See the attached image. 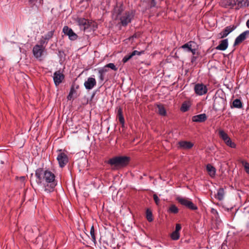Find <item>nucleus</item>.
<instances>
[{
    "label": "nucleus",
    "instance_id": "obj_28",
    "mask_svg": "<svg viewBox=\"0 0 249 249\" xmlns=\"http://www.w3.org/2000/svg\"><path fill=\"white\" fill-rule=\"evenodd\" d=\"M178 208L174 204H172L167 210L168 213L176 214L178 213Z\"/></svg>",
    "mask_w": 249,
    "mask_h": 249
},
{
    "label": "nucleus",
    "instance_id": "obj_49",
    "mask_svg": "<svg viewBox=\"0 0 249 249\" xmlns=\"http://www.w3.org/2000/svg\"><path fill=\"white\" fill-rule=\"evenodd\" d=\"M42 235H40L36 238V242L37 243L41 241Z\"/></svg>",
    "mask_w": 249,
    "mask_h": 249
},
{
    "label": "nucleus",
    "instance_id": "obj_44",
    "mask_svg": "<svg viewBox=\"0 0 249 249\" xmlns=\"http://www.w3.org/2000/svg\"><path fill=\"white\" fill-rule=\"evenodd\" d=\"M157 1L156 0H151L149 3V7L150 8L156 7Z\"/></svg>",
    "mask_w": 249,
    "mask_h": 249
},
{
    "label": "nucleus",
    "instance_id": "obj_16",
    "mask_svg": "<svg viewBox=\"0 0 249 249\" xmlns=\"http://www.w3.org/2000/svg\"><path fill=\"white\" fill-rule=\"evenodd\" d=\"M235 29L234 26H229L226 27L222 32L219 34L220 38H223L226 37L230 33L232 32Z\"/></svg>",
    "mask_w": 249,
    "mask_h": 249
},
{
    "label": "nucleus",
    "instance_id": "obj_36",
    "mask_svg": "<svg viewBox=\"0 0 249 249\" xmlns=\"http://www.w3.org/2000/svg\"><path fill=\"white\" fill-rule=\"evenodd\" d=\"M76 93V90L74 89L73 86H72L70 89V91L69 93L67 96V99L68 100H71L73 98V95L74 94Z\"/></svg>",
    "mask_w": 249,
    "mask_h": 249
},
{
    "label": "nucleus",
    "instance_id": "obj_30",
    "mask_svg": "<svg viewBox=\"0 0 249 249\" xmlns=\"http://www.w3.org/2000/svg\"><path fill=\"white\" fill-rule=\"evenodd\" d=\"M232 107L235 108H241L243 107L242 103L240 99H236L232 102Z\"/></svg>",
    "mask_w": 249,
    "mask_h": 249
},
{
    "label": "nucleus",
    "instance_id": "obj_55",
    "mask_svg": "<svg viewBox=\"0 0 249 249\" xmlns=\"http://www.w3.org/2000/svg\"><path fill=\"white\" fill-rule=\"evenodd\" d=\"M247 227H249V223H248L247 224Z\"/></svg>",
    "mask_w": 249,
    "mask_h": 249
},
{
    "label": "nucleus",
    "instance_id": "obj_33",
    "mask_svg": "<svg viewBox=\"0 0 249 249\" xmlns=\"http://www.w3.org/2000/svg\"><path fill=\"white\" fill-rule=\"evenodd\" d=\"M89 29L88 30L89 31H95L98 27L97 23L93 21L89 20Z\"/></svg>",
    "mask_w": 249,
    "mask_h": 249
},
{
    "label": "nucleus",
    "instance_id": "obj_23",
    "mask_svg": "<svg viewBox=\"0 0 249 249\" xmlns=\"http://www.w3.org/2000/svg\"><path fill=\"white\" fill-rule=\"evenodd\" d=\"M225 195V191L223 188H219L217 194L215 195V198H217L218 200L221 201L224 199Z\"/></svg>",
    "mask_w": 249,
    "mask_h": 249
},
{
    "label": "nucleus",
    "instance_id": "obj_25",
    "mask_svg": "<svg viewBox=\"0 0 249 249\" xmlns=\"http://www.w3.org/2000/svg\"><path fill=\"white\" fill-rule=\"evenodd\" d=\"M218 134L220 138L224 142L230 139L228 134L222 129H219L218 130Z\"/></svg>",
    "mask_w": 249,
    "mask_h": 249
},
{
    "label": "nucleus",
    "instance_id": "obj_2",
    "mask_svg": "<svg viewBox=\"0 0 249 249\" xmlns=\"http://www.w3.org/2000/svg\"><path fill=\"white\" fill-rule=\"evenodd\" d=\"M226 104V96L221 90H218L213 96V108L216 110H220L224 109Z\"/></svg>",
    "mask_w": 249,
    "mask_h": 249
},
{
    "label": "nucleus",
    "instance_id": "obj_54",
    "mask_svg": "<svg viewBox=\"0 0 249 249\" xmlns=\"http://www.w3.org/2000/svg\"><path fill=\"white\" fill-rule=\"evenodd\" d=\"M132 37H135V38H136V37H137V36H136V35H133Z\"/></svg>",
    "mask_w": 249,
    "mask_h": 249
},
{
    "label": "nucleus",
    "instance_id": "obj_38",
    "mask_svg": "<svg viewBox=\"0 0 249 249\" xmlns=\"http://www.w3.org/2000/svg\"><path fill=\"white\" fill-rule=\"evenodd\" d=\"M225 143L227 146H228L231 148H236V144L234 142H232L231 138L229 139L228 141H226V142H225Z\"/></svg>",
    "mask_w": 249,
    "mask_h": 249
},
{
    "label": "nucleus",
    "instance_id": "obj_8",
    "mask_svg": "<svg viewBox=\"0 0 249 249\" xmlns=\"http://www.w3.org/2000/svg\"><path fill=\"white\" fill-rule=\"evenodd\" d=\"M63 32L65 35L68 36L70 40L71 41L75 40L78 38V36L73 31V30L67 26H65L63 28Z\"/></svg>",
    "mask_w": 249,
    "mask_h": 249
},
{
    "label": "nucleus",
    "instance_id": "obj_39",
    "mask_svg": "<svg viewBox=\"0 0 249 249\" xmlns=\"http://www.w3.org/2000/svg\"><path fill=\"white\" fill-rule=\"evenodd\" d=\"M48 42L42 36L39 41V44H38V45L40 46V47L45 48L46 45L48 44Z\"/></svg>",
    "mask_w": 249,
    "mask_h": 249
},
{
    "label": "nucleus",
    "instance_id": "obj_3",
    "mask_svg": "<svg viewBox=\"0 0 249 249\" xmlns=\"http://www.w3.org/2000/svg\"><path fill=\"white\" fill-rule=\"evenodd\" d=\"M130 159L127 156H116L110 159L107 163L111 166H114L116 168H122L126 166Z\"/></svg>",
    "mask_w": 249,
    "mask_h": 249
},
{
    "label": "nucleus",
    "instance_id": "obj_1",
    "mask_svg": "<svg viewBox=\"0 0 249 249\" xmlns=\"http://www.w3.org/2000/svg\"><path fill=\"white\" fill-rule=\"evenodd\" d=\"M36 182L38 185H43L44 191L47 193L53 192L57 184L54 174L49 170L37 168L35 172Z\"/></svg>",
    "mask_w": 249,
    "mask_h": 249
},
{
    "label": "nucleus",
    "instance_id": "obj_6",
    "mask_svg": "<svg viewBox=\"0 0 249 249\" xmlns=\"http://www.w3.org/2000/svg\"><path fill=\"white\" fill-rule=\"evenodd\" d=\"M245 5V2L242 0H227L224 4L225 7H230V8L235 6V8L236 9Z\"/></svg>",
    "mask_w": 249,
    "mask_h": 249
},
{
    "label": "nucleus",
    "instance_id": "obj_42",
    "mask_svg": "<svg viewBox=\"0 0 249 249\" xmlns=\"http://www.w3.org/2000/svg\"><path fill=\"white\" fill-rule=\"evenodd\" d=\"M143 53H144L143 51L139 52V51L135 50V51H133L132 53H131V54L132 55V56L133 57L135 55L140 56L141 54H143Z\"/></svg>",
    "mask_w": 249,
    "mask_h": 249
},
{
    "label": "nucleus",
    "instance_id": "obj_7",
    "mask_svg": "<svg viewBox=\"0 0 249 249\" xmlns=\"http://www.w3.org/2000/svg\"><path fill=\"white\" fill-rule=\"evenodd\" d=\"M76 22L81 30L86 31L89 29V20L83 18H77Z\"/></svg>",
    "mask_w": 249,
    "mask_h": 249
},
{
    "label": "nucleus",
    "instance_id": "obj_27",
    "mask_svg": "<svg viewBox=\"0 0 249 249\" xmlns=\"http://www.w3.org/2000/svg\"><path fill=\"white\" fill-rule=\"evenodd\" d=\"M117 116L120 123L123 126L124 124V119L123 115L122 109L119 107L117 111Z\"/></svg>",
    "mask_w": 249,
    "mask_h": 249
},
{
    "label": "nucleus",
    "instance_id": "obj_43",
    "mask_svg": "<svg viewBox=\"0 0 249 249\" xmlns=\"http://www.w3.org/2000/svg\"><path fill=\"white\" fill-rule=\"evenodd\" d=\"M90 233L91 236V238L93 241H96L95 236V233H94V229L93 226H92L91 227Z\"/></svg>",
    "mask_w": 249,
    "mask_h": 249
},
{
    "label": "nucleus",
    "instance_id": "obj_15",
    "mask_svg": "<svg viewBox=\"0 0 249 249\" xmlns=\"http://www.w3.org/2000/svg\"><path fill=\"white\" fill-rule=\"evenodd\" d=\"M178 146L181 149H190L194 146V143L191 142L180 141L178 142Z\"/></svg>",
    "mask_w": 249,
    "mask_h": 249
},
{
    "label": "nucleus",
    "instance_id": "obj_41",
    "mask_svg": "<svg viewBox=\"0 0 249 249\" xmlns=\"http://www.w3.org/2000/svg\"><path fill=\"white\" fill-rule=\"evenodd\" d=\"M133 57L132 55H131V53L127 54V55H125L124 58L122 59V62L124 63H126L129 60H130L131 58Z\"/></svg>",
    "mask_w": 249,
    "mask_h": 249
},
{
    "label": "nucleus",
    "instance_id": "obj_50",
    "mask_svg": "<svg viewBox=\"0 0 249 249\" xmlns=\"http://www.w3.org/2000/svg\"><path fill=\"white\" fill-rule=\"evenodd\" d=\"M190 52H191L193 55H195L196 53V49L192 48V51H191Z\"/></svg>",
    "mask_w": 249,
    "mask_h": 249
},
{
    "label": "nucleus",
    "instance_id": "obj_31",
    "mask_svg": "<svg viewBox=\"0 0 249 249\" xmlns=\"http://www.w3.org/2000/svg\"><path fill=\"white\" fill-rule=\"evenodd\" d=\"M103 67L107 70V71H108L109 68L114 71H117L118 70V68L113 63H109L104 66Z\"/></svg>",
    "mask_w": 249,
    "mask_h": 249
},
{
    "label": "nucleus",
    "instance_id": "obj_52",
    "mask_svg": "<svg viewBox=\"0 0 249 249\" xmlns=\"http://www.w3.org/2000/svg\"><path fill=\"white\" fill-rule=\"evenodd\" d=\"M246 25L249 28V19L246 22Z\"/></svg>",
    "mask_w": 249,
    "mask_h": 249
},
{
    "label": "nucleus",
    "instance_id": "obj_35",
    "mask_svg": "<svg viewBox=\"0 0 249 249\" xmlns=\"http://www.w3.org/2000/svg\"><path fill=\"white\" fill-rule=\"evenodd\" d=\"M54 32V30L49 31L46 35L42 36V37H44V39L48 42V41L53 36Z\"/></svg>",
    "mask_w": 249,
    "mask_h": 249
},
{
    "label": "nucleus",
    "instance_id": "obj_20",
    "mask_svg": "<svg viewBox=\"0 0 249 249\" xmlns=\"http://www.w3.org/2000/svg\"><path fill=\"white\" fill-rule=\"evenodd\" d=\"M98 77L101 82H103L105 80V74L107 72V70L104 67L98 69Z\"/></svg>",
    "mask_w": 249,
    "mask_h": 249
},
{
    "label": "nucleus",
    "instance_id": "obj_24",
    "mask_svg": "<svg viewBox=\"0 0 249 249\" xmlns=\"http://www.w3.org/2000/svg\"><path fill=\"white\" fill-rule=\"evenodd\" d=\"M36 228L34 227L33 228H31L30 226H26L25 228V231L26 232V235L30 237H34V231L36 230Z\"/></svg>",
    "mask_w": 249,
    "mask_h": 249
},
{
    "label": "nucleus",
    "instance_id": "obj_51",
    "mask_svg": "<svg viewBox=\"0 0 249 249\" xmlns=\"http://www.w3.org/2000/svg\"><path fill=\"white\" fill-rule=\"evenodd\" d=\"M196 59V56H192L191 58V62L193 63L194 62Z\"/></svg>",
    "mask_w": 249,
    "mask_h": 249
},
{
    "label": "nucleus",
    "instance_id": "obj_29",
    "mask_svg": "<svg viewBox=\"0 0 249 249\" xmlns=\"http://www.w3.org/2000/svg\"><path fill=\"white\" fill-rule=\"evenodd\" d=\"M29 2L32 6L38 7L43 4V0H29Z\"/></svg>",
    "mask_w": 249,
    "mask_h": 249
},
{
    "label": "nucleus",
    "instance_id": "obj_40",
    "mask_svg": "<svg viewBox=\"0 0 249 249\" xmlns=\"http://www.w3.org/2000/svg\"><path fill=\"white\" fill-rule=\"evenodd\" d=\"M171 237L173 240H177L179 238V233L174 231L172 233Z\"/></svg>",
    "mask_w": 249,
    "mask_h": 249
},
{
    "label": "nucleus",
    "instance_id": "obj_19",
    "mask_svg": "<svg viewBox=\"0 0 249 249\" xmlns=\"http://www.w3.org/2000/svg\"><path fill=\"white\" fill-rule=\"evenodd\" d=\"M195 44L194 41H189L184 45H183L181 48L183 49L185 52H190L192 51V47H194Z\"/></svg>",
    "mask_w": 249,
    "mask_h": 249
},
{
    "label": "nucleus",
    "instance_id": "obj_37",
    "mask_svg": "<svg viewBox=\"0 0 249 249\" xmlns=\"http://www.w3.org/2000/svg\"><path fill=\"white\" fill-rule=\"evenodd\" d=\"M241 163L244 166L246 172L249 174V163L244 160H242Z\"/></svg>",
    "mask_w": 249,
    "mask_h": 249
},
{
    "label": "nucleus",
    "instance_id": "obj_26",
    "mask_svg": "<svg viewBox=\"0 0 249 249\" xmlns=\"http://www.w3.org/2000/svg\"><path fill=\"white\" fill-rule=\"evenodd\" d=\"M218 134L220 138L224 142L230 139L228 134L222 129H219L218 130Z\"/></svg>",
    "mask_w": 249,
    "mask_h": 249
},
{
    "label": "nucleus",
    "instance_id": "obj_4",
    "mask_svg": "<svg viewBox=\"0 0 249 249\" xmlns=\"http://www.w3.org/2000/svg\"><path fill=\"white\" fill-rule=\"evenodd\" d=\"M176 200L181 205L185 206L190 210L195 211L198 209L197 206L188 198L178 196L176 197Z\"/></svg>",
    "mask_w": 249,
    "mask_h": 249
},
{
    "label": "nucleus",
    "instance_id": "obj_12",
    "mask_svg": "<svg viewBox=\"0 0 249 249\" xmlns=\"http://www.w3.org/2000/svg\"><path fill=\"white\" fill-rule=\"evenodd\" d=\"M249 35V30H246L239 35L235 39L233 46H235L244 41Z\"/></svg>",
    "mask_w": 249,
    "mask_h": 249
},
{
    "label": "nucleus",
    "instance_id": "obj_18",
    "mask_svg": "<svg viewBox=\"0 0 249 249\" xmlns=\"http://www.w3.org/2000/svg\"><path fill=\"white\" fill-rule=\"evenodd\" d=\"M229 45L228 39L227 38L222 40L219 44L216 47L215 49L217 50L225 51Z\"/></svg>",
    "mask_w": 249,
    "mask_h": 249
},
{
    "label": "nucleus",
    "instance_id": "obj_21",
    "mask_svg": "<svg viewBox=\"0 0 249 249\" xmlns=\"http://www.w3.org/2000/svg\"><path fill=\"white\" fill-rule=\"evenodd\" d=\"M206 170L209 175L212 178L214 177L216 173V169L214 166L211 164L206 165Z\"/></svg>",
    "mask_w": 249,
    "mask_h": 249
},
{
    "label": "nucleus",
    "instance_id": "obj_46",
    "mask_svg": "<svg viewBox=\"0 0 249 249\" xmlns=\"http://www.w3.org/2000/svg\"><path fill=\"white\" fill-rule=\"evenodd\" d=\"M153 199L157 205H159L160 203V199L158 196L156 194L153 195Z\"/></svg>",
    "mask_w": 249,
    "mask_h": 249
},
{
    "label": "nucleus",
    "instance_id": "obj_32",
    "mask_svg": "<svg viewBox=\"0 0 249 249\" xmlns=\"http://www.w3.org/2000/svg\"><path fill=\"white\" fill-rule=\"evenodd\" d=\"M158 108V113L161 116H165L166 115V111L164 107L161 105L157 106Z\"/></svg>",
    "mask_w": 249,
    "mask_h": 249
},
{
    "label": "nucleus",
    "instance_id": "obj_10",
    "mask_svg": "<svg viewBox=\"0 0 249 249\" xmlns=\"http://www.w3.org/2000/svg\"><path fill=\"white\" fill-rule=\"evenodd\" d=\"M57 160H58L59 166L61 168L64 167L69 161L67 155L63 152L58 154L57 157Z\"/></svg>",
    "mask_w": 249,
    "mask_h": 249
},
{
    "label": "nucleus",
    "instance_id": "obj_47",
    "mask_svg": "<svg viewBox=\"0 0 249 249\" xmlns=\"http://www.w3.org/2000/svg\"><path fill=\"white\" fill-rule=\"evenodd\" d=\"M181 227L179 224H177L176 225V230L175 231L179 232V231L181 230Z\"/></svg>",
    "mask_w": 249,
    "mask_h": 249
},
{
    "label": "nucleus",
    "instance_id": "obj_14",
    "mask_svg": "<svg viewBox=\"0 0 249 249\" xmlns=\"http://www.w3.org/2000/svg\"><path fill=\"white\" fill-rule=\"evenodd\" d=\"M96 85V81L94 78L89 77L84 83V86L88 90H90Z\"/></svg>",
    "mask_w": 249,
    "mask_h": 249
},
{
    "label": "nucleus",
    "instance_id": "obj_9",
    "mask_svg": "<svg viewBox=\"0 0 249 249\" xmlns=\"http://www.w3.org/2000/svg\"><path fill=\"white\" fill-rule=\"evenodd\" d=\"M194 90L197 95H203L207 92L208 89L203 84L198 83L195 86Z\"/></svg>",
    "mask_w": 249,
    "mask_h": 249
},
{
    "label": "nucleus",
    "instance_id": "obj_13",
    "mask_svg": "<svg viewBox=\"0 0 249 249\" xmlns=\"http://www.w3.org/2000/svg\"><path fill=\"white\" fill-rule=\"evenodd\" d=\"M44 49L45 47H40V46L38 45V44L36 45L33 49V53L34 56L36 58H39L41 57Z\"/></svg>",
    "mask_w": 249,
    "mask_h": 249
},
{
    "label": "nucleus",
    "instance_id": "obj_17",
    "mask_svg": "<svg viewBox=\"0 0 249 249\" xmlns=\"http://www.w3.org/2000/svg\"><path fill=\"white\" fill-rule=\"evenodd\" d=\"M207 116L205 113L194 116L192 117V121L194 122L202 123L207 120Z\"/></svg>",
    "mask_w": 249,
    "mask_h": 249
},
{
    "label": "nucleus",
    "instance_id": "obj_34",
    "mask_svg": "<svg viewBox=\"0 0 249 249\" xmlns=\"http://www.w3.org/2000/svg\"><path fill=\"white\" fill-rule=\"evenodd\" d=\"M146 219L149 222H152L153 221V214L152 211L147 209L146 211Z\"/></svg>",
    "mask_w": 249,
    "mask_h": 249
},
{
    "label": "nucleus",
    "instance_id": "obj_5",
    "mask_svg": "<svg viewBox=\"0 0 249 249\" xmlns=\"http://www.w3.org/2000/svg\"><path fill=\"white\" fill-rule=\"evenodd\" d=\"M135 15V11L133 10L125 12L120 18L122 26L125 27L130 23Z\"/></svg>",
    "mask_w": 249,
    "mask_h": 249
},
{
    "label": "nucleus",
    "instance_id": "obj_22",
    "mask_svg": "<svg viewBox=\"0 0 249 249\" xmlns=\"http://www.w3.org/2000/svg\"><path fill=\"white\" fill-rule=\"evenodd\" d=\"M123 6L122 4L119 5H117L114 8L113 11V15H116L117 17L119 15H121L123 11Z\"/></svg>",
    "mask_w": 249,
    "mask_h": 249
},
{
    "label": "nucleus",
    "instance_id": "obj_11",
    "mask_svg": "<svg viewBox=\"0 0 249 249\" xmlns=\"http://www.w3.org/2000/svg\"><path fill=\"white\" fill-rule=\"evenodd\" d=\"M64 75L60 71H57L53 73V80L56 86H58L61 83L64 79Z\"/></svg>",
    "mask_w": 249,
    "mask_h": 249
},
{
    "label": "nucleus",
    "instance_id": "obj_45",
    "mask_svg": "<svg viewBox=\"0 0 249 249\" xmlns=\"http://www.w3.org/2000/svg\"><path fill=\"white\" fill-rule=\"evenodd\" d=\"M189 109V107L186 104H183L181 107V110L183 112L187 111Z\"/></svg>",
    "mask_w": 249,
    "mask_h": 249
},
{
    "label": "nucleus",
    "instance_id": "obj_48",
    "mask_svg": "<svg viewBox=\"0 0 249 249\" xmlns=\"http://www.w3.org/2000/svg\"><path fill=\"white\" fill-rule=\"evenodd\" d=\"M4 61L2 59L0 60V73L1 72V68L4 67Z\"/></svg>",
    "mask_w": 249,
    "mask_h": 249
},
{
    "label": "nucleus",
    "instance_id": "obj_53",
    "mask_svg": "<svg viewBox=\"0 0 249 249\" xmlns=\"http://www.w3.org/2000/svg\"><path fill=\"white\" fill-rule=\"evenodd\" d=\"M43 245H44V246H45L46 245V244L45 243V242L44 241V240H43V243H42Z\"/></svg>",
    "mask_w": 249,
    "mask_h": 249
}]
</instances>
